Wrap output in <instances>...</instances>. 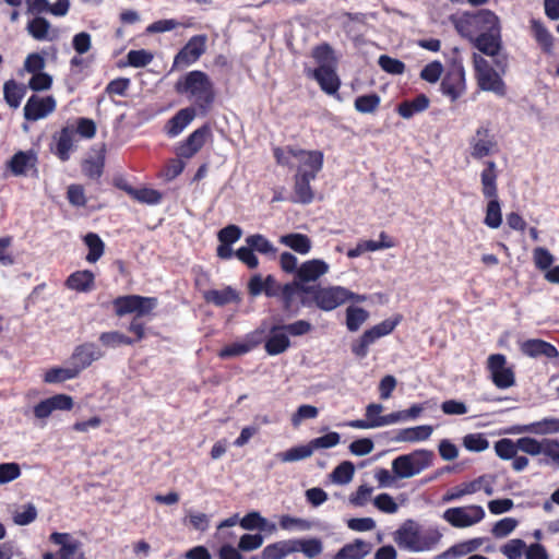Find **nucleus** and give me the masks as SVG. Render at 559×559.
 <instances>
[{"label": "nucleus", "instance_id": "nucleus-32", "mask_svg": "<svg viewBox=\"0 0 559 559\" xmlns=\"http://www.w3.org/2000/svg\"><path fill=\"white\" fill-rule=\"evenodd\" d=\"M74 129L70 126L63 127L58 134L55 135L56 147L55 155L62 162L70 158V154L74 148L73 145Z\"/></svg>", "mask_w": 559, "mask_h": 559}, {"label": "nucleus", "instance_id": "nucleus-18", "mask_svg": "<svg viewBox=\"0 0 559 559\" xmlns=\"http://www.w3.org/2000/svg\"><path fill=\"white\" fill-rule=\"evenodd\" d=\"M104 357V352L94 343H84L78 345L70 357V362L81 372L87 369L93 362Z\"/></svg>", "mask_w": 559, "mask_h": 559}, {"label": "nucleus", "instance_id": "nucleus-36", "mask_svg": "<svg viewBox=\"0 0 559 559\" xmlns=\"http://www.w3.org/2000/svg\"><path fill=\"white\" fill-rule=\"evenodd\" d=\"M428 107L429 98L425 94H419L411 100H404L399 104L396 111L401 117L409 119L416 114L426 110Z\"/></svg>", "mask_w": 559, "mask_h": 559}, {"label": "nucleus", "instance_id": "nucleus-24", "mask_svg": "<svg viewBox=\"0 0 559 559\" xmlns=\"http://www.w3.org/2000/svg\"><path fill=\"white\" fill-rule=\"evenodd\" d=\"M506 73L496 68L489 72L487 71V73L478 74L476 78L477 85L481 91L492 92L503 97L507 94V85L502 80V75Z\"/></svg>", "mask_w": 559, "mask_h": 559}, {"label": "nucleus", "instance_id": "nucleus-8", "mask_svg": "<svg viewBox=\"0 0 559 559\" xmlns=\"http://www.w3.org/2000/svg\"><path fill=\"white\" fill-rule=\"evenodd\" d=\"M485 516L484 508L478 504L449 508L442 514V519L456 528L474 526L480 523Z\"/></svg>", "mask_w": 559, "mask_h": 559}, {"label": "nucleus", "instance_id": "nucleus-1", "mask_svg": "<svg viewBox=\"0 0 559 559\" xmlns=\"http://www.w3.org/2000/svg\"><path fill=\"white\" fill-rule=\"evenodd\" d=\"M174 90L178 95L192 102L189 107L195 108L200 116L207 115L215 103L214 83L207 73L201 70H192L180 76L176 81Z\"/></svg>", "mask_w": 559, "mask_h": 559}, {"label": "nucleus", "instance_id": "nucleus-57", "mask_svg": "<svg viewBox=\"0 0 559 559\" xmlns=\"http://www.w3.org/2000/svg\"><path fill=\"white\" fill-rule=\"evenodd\" d=\"M99 341L104 346L112 348L120 345H131L133 343L130 337L117 331L102 333Z\"/></svg>", "mask_w": 559, "mask_h": 559}, {"label": "nucleus", "instance_id": "nucleus-4", "mask_svg": "<svg viewBox=\"0 0 559 559\" xmlns=\"http://www.w3.org/2000/svg\"><path fill=\"white\" fill-rule=\"evenodd\" d=\"M498 169L493 160H487L480 173L481 192L488 199L485 224L490 228H498L502 223L501 206L498 197Z\"/></svg>", "mask_w": 559, "mask_h": 559}, {"label": "nucleus", "instance_id": "nucleus-45", "mask_svg": "<svg viewBox=\"0 0 559 559\" xmlns=\"http://www.w3.org/2000/svg\"><path fill=\"white\" fill-rule=\"evenodd\" d=\"M369 312L360 307L349 306L346 309V326L350 332H356L368 320Z\"/></svg>", "mask_w": 559, "mask_h": 559}, {"label": "nucleus", "instance_id": "nucleus-39", "mask_svg": "<svg viewBox=\"0 0 559 559\" xmlns=\"http://www.w3.org/2000/svg\"><path fill=\"white\" fill-rule=\"evenodd\" d=\"M3 94L7 104L12 108H17L26 94V87L17 84L14 80H9L4 83Z\"/></svg>", "mask_w": 559, "mask_h": 559}, {"label": "nucleus", "instance_id": "nucleus-56", "mask_svg": "<svg viewBox=\"0 0 559 559\" xmlns=\"http://www.w3.org/2000/svg\"><path fill=\"white\" fill-rule=\"evenodd\" d=\"M526 544L520 538H514L501 546L500 551L508 559H521L526 551Z\"/></svg>", "mask_w": 559, "mask_h": 559}, {"label": "nucleus", "instance_id": "nucleus-50", "mask_svg": "<svg viewBox=\"0 0 559 559\" xmlns=\"http://www.w3.org/2000/svg\"><path fill=\"white\" fill-rule=\"evenodd\" d=\"M401 317L396 316L394 318L386 319L379 324L372 326L371 329L365 331L373 342L378 338L389 335L395 326L400 323Z\"/></svg>", "mask_w": 559, "mask_h": 559}, {"label": "nucleus", "instance_id": "nucleus-26", "mask_svg": "<svg viewBox=\"0 0 559 559\" xmlns=\"http://www.w3.org/2000/svg\"><path fill=\"white\" fill-rule=\"evenodd\" d=\"M264 348L271 356L280 355L286 352L290 346L289 337L282 325H275L270 330L267 338H265Z\"/></svg>", "mask_w": 559, "mask_h": 559}, {"label": "nucleus", "instance_id": "nucleus-34", "mask_svg": "<svg viewBox=\"0 0 559 559\" xmlns=\"http://www.w3.org/2000/svg\"><path fill=\"white\" fill-rule=\"evenodd\" d=\"M329 271V265L322 260L305 262L297 270L298 282L306 283L318 280Z\"/></svg>", "mask_w": 559, "mask_h": 559}, {"label": "nucleus", "instance_id": "nucleus-9", "mask_svg": "<svg viewBox=\"0 0 559 559\" xmlns=\"http://www.w3.org/2000/svg\"><path fill=\"white\" fill-rule=\"evenodd\" d=\"M443 95L450 98L451 102H456L466 92L465 69L461 61L454 60L448 68L441 85Z\"/></svg>", "mask_w": 559, "mask_h": 559}, {"label": "nucleus", "instance_id": "nucleus-53", "mask_svg": "<svg viewBox=\"0 0 559 559\" xmlns=\"http://www.w3.org/2000/svg\"><path fill=\"white\" fill-rule=\"evenodd\" d=\"M50 23L41 16H36L27 23V31L33 38L44 40L48 37Z\"/></svg>", "mask_w": 559, "mask_h": 559}, {"label": "nucleus", "instance_id": "nucleus-21", "mask_svg": "<svg viewBox=\"0 0 559 559\" xmlns=\"http://www.w3.org/2000/svg\"><path fill=\"white\" fill-rule=\"evenodd\" d=\"M557 432H559V418L555 417H546L527 425H514L506 430V433L513 436L522 433L546 436Z\"/></svg>", "mask_w": 559, "mask_h": 559}, {"label": "nucleus", "instance_id": "nucleus-5", "mask_svg": "<svg viewBox=\"0 0 559 559\" xmlns=\"http://www.w3.org/2000/svg\"><path fill=\"white\" fill-rule=\"evenodd\" d=\"M313 302L323 311H332L347 301L364 302L366 295H358L343 286L310 287Z\"/></svg>", "mask_w": 559, "mask_h": 559}, {"label": "nucleus", "instance_id": "nucleus-59", "mask_svg": "<svg viewBox=\"0 0 559 559\" xmlns=\"http://www.w3.org/2000/svg\"><path fill=\"white\" fill-rule=\"evenodd\" d=\"M97 127L93 119L80 117L75 121L74 133H78L82 139H93L96 134Z\"/></svg>", "mask_w": 559, "mask_h": 559}, {"label": "nucleus", "instance_id": "nucleus-63", "mask_svg": "<svg viewBox=\"0 0 559 559\" xmlns=\"http://www.w3.org/2000/svg\"><path fill=\"white\" fill-rule=\"evenodd\" d=\"M241 235V228L237 225L230 224L222 228L218 231L217 237L219 245H234L240 239Z\"/></svg>", "mask_w": 559, "mask_h": 559}, {"label": "nucleus", "instance_id": "nucleus-37", "mask_svg": "<svg viewBox=\"0 0 559 559\" xmlns=\"http://www.w3.org/2000/svg\"><path fill=\"white\" fill-rule=\"evenodd\" d=\"M295 552V540L285 539L267 545L261 552V559H284Z\"/></svg>", "mask_w": 559, "mask_h": 559}, {"label": "nucleus", "instance_id": "nucleus-61", "mask_svg": "<svg viewBox=\"0 0 559 559\" xmlns=\"http://www.w3.org/2000/svg\"><path fill=\"white\" fill-rule=\"evenodd\" d=\"M379 66L383 71L390 74H402L405 71V63L399 59L392 58L388 55H382L378 60Z\"/></svg>", "mask_w": 559, "mask_h": 559}, {"label": "nucleus", "instance_id": "nucleus-41", "mask_svg": "<svg viewBox=\"0 0 559 559\" xmlns=\"http://www.w3.org/2000/svg\"><path fill=\"white\" fill-rule=\"evenodd\" d=\"M368 551V545L364 540L357 539L341 548L334 559H362Z\"/></svg>", "mask_w": 559, "mask_h": 559}, {"label": "nucleus", "instance_id": "nucleus-7", "mask_svg": "<svg viewBox=\"0 0 559 559\" xmlns=\"http://www.w3.org/2000/svg\"><path fill=\"white\" fill-rule=\"evenodd\" d=\"M473 46L481 53L491 57L493 66L501 72H507L509 68V55L503 49L501 38V25L495 31L483 34L479 38L474 40Z\"/></svg>", "mask_w": 559, "mask_h": 559}, {"label": "nucleus", "instance_id": "nucleus-33", "mask_svg": "<svg viewBox=\"0 0 559 559\" xmlns=\"http://www.w3.org/2000/svg\"><path fill=\"white\" fill-rule=\"evenodd\" d=\"M433 428L430 425H421L411 428H404L400 429L395 437V442H408V443H415L425 441L430 438L432 435Z\"/></svg>", "mask_w": 559, "mask_h": 559}, {"label": "nucleus", "instance_id": "nucleus-35", "mask_svg": "<svg viewBox=\"0 0 559 559\" xmlns=\"http://www.w3.org/2000/svg\"><path fill=\"white\" fill-rule=\"evenodd\" d=\"M105 145H102L96 157H90L82 162V173L85 177L92 180H98L105 167Z\"/></svg>", "mask_w": 559, "mask_h": 559}, {"label": "nucleus", "instance_id": "nucleus-52", "mask_svg": "<svg viewBox=\"0 0 559 559\" xmlns=\"http://www.w3.org/2000/svg\"><path fill=\"white\" fill-rule=\"evenodd\" d=\"M484 544V538L476 537L469 540H465L463 543L456 544L453 547H451L448 552L443 554L439 558L445 557L448 554L452 552L455 556H465L467 554L474 552L477 549H479Z\"/></svg>", "mask_w": 559, "mask_h": 559}, {"label": "nucleus", "instance_id": "nucleus-17", "mask_svg": "<svg viewBox=\"0 0 559 559\" xmlns=\"http://www.w3.org/2000/svg\"><path fill=\"white\" fill-rule=\"evenodd\" d=\"M308 78L317 81L320 88L328 95H336L340 86L341 79L336 73V67H317L306 71Z\"/></svg>", "mask_w": 559, "mask_h": 559}, {"label": "nucleus", "instance_id": "nucleus-6", "mask_svg": "<svg viewBox=\"0 0 559 559\" xmlns=\"http://www.w3.org/2000/svg\"><path fill=\"white\" fill-rule=\"evenodd\" d=\"M433 453L429 450H415L408 454H403L392 461V472L397 478H411L432 464Z\"/></svg>", "mask_w": 559, "mask_h": 559}, {"label": "nucleus", "instance_id": "nucleus-43", "mask_svg": "<svg viewBox=\"0 0 559 559\" xmlns=\"http://www.w3.org/2000/svg\"><path fill=\"white\" fill-rule=\"evenodd\" d=\"M312 58L318 63V67H336L337 64L334 50L328 43L316 46L312 49Z\"/></svg>", "mask_w": 559, "mask_h": 559}, {"label": "nucleus", "instance_id": "nucleus-58", "mask_svg": "<svg viewBox=\"0 0 559 559\" xmlns=\"http://www.w3.org/2000/svg\"><path fill=\"white\" fill-rule=\"evenodd\" d=\"M543 440H537L532 437H523L518 439L519 451L526 453L532 456L540 455L543 452Z\"/></svg>", "mask_w": 559, "mask_h": 559}, {"label": "nucleus", "instance_id": "nucleus-22", "mask_svg": "<svg viewBox=\"0 0 559 559\" xmlns=\"http://www.w3.org/2000/svg\"><path fill=\"white\" fill-rule=\"evenodd\" d=\"M308 294H310V286L298 281H294L289 284L283 285V289L278 298L286 310H292L297 299H299L304 306L309 305V301L305 296Z\"/></svg>", "mask_w": 559, "mask_h": 559}, {"label": "nucleus", "instance_id": "nucleus-13", "mask_svg": "<svg viewBox=\"0 0 559 559\" xmlns=\"http://www.w3.org/2000/svg\"><path fill=\"white\" fill-rule=\"evenodd\" d=\"M264 341V329H257L248 333L243 340L225 346L218 353L221 358H233L245 355Z\"/></svg>", "mask_w": 559, "mask_h": 559}, {"label": "nucleus", "instance_id": "nucleus-38", "mask_svg": "<svg viewBox=\"0 0 559 559\" xmlns=\"http://www.w3.org/2000/svg\"><path fill=\"white\" fill-rule=\"evenodd\" d=\"M67 286L78 292H88L94 286V274L90 271H78L67 280Z\"/></svg>", "mask_w": 559, "mask_h": 559}, {"label": "nucleus", "instance_id": "nucleus-11", "mask_svg": "<svg viewBox=\"0 0 559 559\" xmlns=\"http://www.w3.org/2000/svg\"><path fill=\"white\" fill-rule=\"evenodd\" d=\"M205 34L192 36L174 58V68L188 67L197 62L206 50Z\"/></svg>", "mask_w": 559, "mask_h": 559}, {"label": "nucleus", "instance_id": "nucleus-28", "mask_svg": "<svg viewBox=\"0 0 559 559\" xmlns=\"http://www.w3.org/2000/svg\"><path fill=\"white\" fill-rule=\"evenodd\" d=\"M521 352L532 358L545 356L547 358H556L559 353L554 345L543 340L532 338L520 344Z\"/></svg>", "mask_w": 559, "mask_h": 559}, {"label": "nucleus", "instance_id": "nucleus-31", "mask_svg": "<svg viewBox=\"0 0 559 559\" xmlns=\"http://www.w3.org/2000/svg\"><path fill=\"white\" fill-rule=\"evenodd\" d=\"M80 376L78 369L69 361L67 366H55L43 374V381L47 384H60L76 379Z\"/></svg>", "mask_w": 559, "mask_h": 559}, {"label": "nucleus", "instance_id": "nucleus-55", "mask_svg": "<svg viewBox=\"0 0 559 559\" xmlns=\"http://www.w3.org/2000/svg\"><path fill=\"white\" fill-rule=\"evenodd\" d=\"M496 454L502 460H512L519 452L518 440L501 439L495 443Z\"/></svg>", "mask_w": 559, "mask_h": 559}, {"label": "nucleus", "instance_id": "nucleus-2", "mask_svg": "<svg viewBox=\"0 0 559 559\" xmlns=\"http://www.w3.org/2000/svg\"><path fill=\"white\" fill-rule=\"evenodd\" d=\"M442 534L436 527L421 530L414 521L405 522L395 533V542L412 552L429 551L441 540Z\"/></svg>", "mask_w": 559, "mask_h": 559}, {"label": "nucleus", "instance_id": "nucleus-60", "mask_svg": "<svg viewBox=\"0 0 559 559\" xmlns=\"http://www.w3.org/2000/svg\"><path fill=\"white\" fill-rule=\"evenodd\" d=\"M67 199L75 207H83L87 203L84 187L79 183H72L68 187Z\"/></svg>", "mask_w": 559, "mask_h": 559}, {"label": "nucleus", "instance_id": "nucleus-27", "mask_svg": "<svg viewBox=\"0 0 559 559\" xmlns=\"http://www.w3.org/2000/svg\"><path fill=\"white\" fill-rule=\"evenodd\" d=\"M486 480V476H480L472 481L462 483L457 486L450 488L442 496V503H450L452 501H456L462 499L465 496L473 495L479 490H481L483 484Z\"/></svg>", "mask_w": 559, "mask_h": 559}, {"label": "nucleus", "instance_id": "nucleus-15", "mask_svg": "<svg viewBox=\"0 0 559 559\" xmlns=\"http://www.w3.org/2000/svg\"><path fill=\"white\" fill-rule=\"evenodd\" d=\"M488 369L492 382L499 389H507L514 384V373L507 367V359L501 354H493L488 357Z\"/></svg>", "mask_w": 559, "mask_h": 559}, {"label": "nucleus", "instance_id": "nucleus-10", "mask_svg": "<svg viewBox=\"0 0 559 559\" xmlns=\"http://www.w3.org/2000/svg\"><path fill=\"white\" fill-rule=\"evenodd\" d=\"M114 305L118 316L135 313L138 317H143L150 314L157 306V299L153 297L129 295L117 298L114 301Z\"/></svg>", "mask_w": 559, "mask_h": 559}, {"label": "nucleus", "instance_id": "nucleus-3", "mask_svg": "<svg viewBox=\"0 0 559 559\" xmlns=\"http://www.w3.org/2000/svg\"><path fill=\"white\" fill-rule=\"evenodd\" d=\"M500 26L498 15L488 9H480L474 13H464L454 21L456 32L471 43Z\"/></svg>", "mask_w": 559, "mask_h": 559}, {"label": "nucleus", "instance_id": "nucleus-62", "mask_svg": "<svg viewBox=\"0 0 559 559\" xmlns=\"http://www.w3.org/2000/svg\"><path fill=\"white\" fill-rule=\"evenodd\" d=\"M319 411L316 406L304 404L300 405L297 411L292 415V425L299 427L305 419H313L318 416Z\"/></svg>", "mask_w": 559, "mask_h": 559}, {"label": "nucleus", "instance_id": "nucleus-16", "mask_svg": "<svg viewBox=\"0 0 559 559\" xmlns=\"http://www.w3.org/2000/svg\"><path fill=\"white\" fill-rule=\"evenodd\" d=\"M74 401L68 394H56L47 397L34 406L33 413L37 419H47L55 411H71Z\"/></svg>", "mask_w": 559, "mask_h": 559}, {"label": "nucleus", "instance_id": "nucleus-46", "mask_svg": "<svg viewBox=\"0 0 559 559\" xmlns=\"http://www.w3.org/2000/svg\"><path fill=\"white\" fill-rule=\"evenodd\" d=\"M304 157L306 158L299 167H304V173L317 176L323 167V153L321 151H306Z\"/></svg>", "mask_w": 559, "mask_h": 559}, {"label": "nucleus", "instance_id": "nucleus-19", "mask_svg": "<svg viewBox=\"0 0 559 559\" xmlns=\"http://www.w3.org/2000/svg\"><path fill=\"white\" fill-rule=\"evenodd\" d=\"M56 106V99L51 95L46 97L32 95L24 106V118L27 121H37L53 112Z\"/></svg>", "mask_w": 559, "mask_h": 559}, {"label": "nucleus", "instance_id": "nucleus-48", "mask_svg": "<svg viewBox=\"0 0 559 559\" xmlns=\"http://www.w3.org/2000/svg\"><path fill=\"white\" fill-rule=\"evenodd\" d=\"M312 455L309 442L307 444L290 448L276 454V457L283 463H290L308 459Z\"/></svg>", "mask_w": 559, "mask_h": 559}, {"label": "nucleus", "instance_id": "nucleus-54", "mask_svg": "<svg viewBox=\"0 0 559 559\" xmlns=\"http://www.w3.org/2000/svg\"><path fill=\"white\" fill-rule=\"evenodd\" d=\"M341 442V435L331 431L324 436L314 438L309 441L312 453L317 450H325L336 447Z\"/></svg>", "mask_w": 559, "mask_h": 559}, {"label": "nucleus", "instance_id": "nucleus-42", "mask_svg": "<svg viewBox=\"0 0 559 559\" xmlns=\"http://www.w3.org/2000/svg\"><path fill=\"white\" fill-rule=\"evenodd\" d=\"M295 552H302L307 558L312 559L323 550V545L318 538H294Z\"/></svg>", "mask_w": 559, "mask_h": 559}, {"label": "nucleus", "instance_id": "nucleus-44", "mask_svg": "<svg viewBox=\"0 0 559 559\" xmlns=\"http://www.w3.org/2000/svg\"><path fill=\"white\" fill-rule=\"evenodd\" d=\"M127 193L138 202L151 205L160 203L163 199V194L158 190L151 188H129Z\"/></svg>", "mask_w": 559, "mask_h": 559}, {"label": "nucleus", "instance_id": "nucleus-12", "mask_svg": "<svg viewBox=\"0 0 559 559\" xmlns=\"http://www.w3.org/2000/svg\"><path fill=\"white\" fill-rule=\"evenodd\" d=\"M471 156L475 159H483L492 154L497 148V141L487 126H480L468 141Z\"/></svg>", "mask_w": 559, "mask_h": 559}, {"label": "nucleus", "instance_id": "nucleus-25", "mask_svg": "<svg viewBox=\"0 0 559 559\" xmlns=\"http://www.w3.org/2000/svg\"><path fill=\"white\" fill-rule=\"evenodd\" d=\"M383 408L384 407L381 404L370 403L366 406L365 419L350 420L346 425L355 429H374L383 427V424H380L383 420L384 416L381 415Z\"/></svg>", "mask_w": 559, "mask_h": 559}, {"label": "nucleus", "instance_id": "nucleus-64", "mask_svg": "<svg viewBox=\"0 0 559 559\" xmlns=\"http://www.w3.org/2000/svg\"><path fill=\"white\" fill-rule=\"evenodd\" d=\"M372 501L373 506L383 513L393 514L399 510V504L389 493H380Z\"/></svg>", "mask_w": 559, "mask_h": 559}, {"label": "nucleus", "instance_id": "nucleus-51", "mask_svg": "<svg viewBox=\"0 0 559 559\" xmlns=\"http://www.w3.org/2000/svg\"><path fill=\"white\" fill-rule=\"evenodd\" d=\"M355 473L354 464L345 461L341 463L331 474V479L334 484L346 485L352 481Z\"/></svg>", "mask_w": 559, "mask_h": 559}, {"label": "nucleus", "instance_id": "nucleus-20", "mask_svg": "<svg viewBox=\"0 0 559 559\" xmlns=\"http://www.w3.org/2000/svg\"><path fill=\"white\" fill-rule=\"evenodd\" d=\"M50 540L60 547L58 551L60 559H86L81 542L71 534L55 532L50 535Z\"/></svg>", "mask_w": 559, "mask_h": 559}, {"label": "nucleus", "instance_id": "nucleus-29", "mask_svg": "<svg viewBox=\"0 0 559 559\" xmlns=\"http://www.w3.org/2000/svg\"><path fill=\"white\" fill-rule=\"evenodd\" d=\"M199 115L195 108L185 107L178 110L166 123V133L170 138L179 135L183 129Z\"/></svg>", "mask_w": 559, "mask_h": 559}, {"label": "nucleus", "instance_id": "nucleus-40", "mask_svg": "<svg viewBox=\"0 0 559 559\" xmlns=\"http://www.w3.org/2000/svg\"><path fill=\"white\" fill-rule=\"evenodd\" d=\"M11 514L14 524L25 526L37 519L38 512L33 503H25L12 510Z\"/></svg>", "mask_w": 559, "mask_h": 559}, {"label": "nucleus", "instance_id": "nucleus-30", "mask_svg": "<svg viewBox=\"0 0 559 559\" xmlns=\"http://www.w3.org/2000/svg\"><path fill=\"white\" fill-rule=\"evenodd\" d=\"M530 28L532 36L534 37L542 51L546 55H552L555 37L544 25V23L539 20L532 19L530 21Z\"/></svg>", "mask_w": 559, "mask_h": 559}, {"label": "nucleus", "instance_id": "nucleus-14", "mask_svg": "<svg viewBox=\"0 0 559 559\" xmlns=\"http://www.w3.org/2000/svg\"><path fill=\"white\" fill-rule=\"evenodd\" d=\"M211 134L212 132L209 124L201 126L176 147V155L186 159L193 157L204 146Z\"/></svg>", "mask_w": 559, "mask_h": 559}, {"label": "nucleus", "instance_id": "nucleus-47", "mask_svg": "<svg viewBox=\"0 0 559 559\" xmlns=\"http://www.w3.org/2000/svg\"><path fill=\"white\" fill-rule=\"evenodd\" d=\"M380 103V96L377 93H370L356 97L354 107L360 114H373L378 110Z\"/></svg>", "mask_w": 559, "mask_h": 559}, {"label": "nucleus", "instance_id": "nucleus-49", "mask_svg": "<svg viewBox=\"0 0 559 559\" xmlns=\"http://www.w3.org/2000/svg\"><path fill=\"white\" fill-rule=\"evenodd\" d=\"M204 297L209 302H213L216 306H224L238 300L237 293L229 287L221 290H209L204 294Z\"/></svg>", "mask_w": 559, "mask_h": 559}, {"label": "nucleus", "instance_id": "nucleus-23", "mask_svg": "<svg viewBox=\"0 0 559 559\" xmlns=\"http://www.w3.org/2000/svg\"><path fill=\"white\" fill-rule=\"evenodd\" d=\"M317 176L308 175L304 173V167H298L294 180V201L302 204H309L314 199L313 190L310 182L314 180Z\"/></svg>", "mask_w": 559, "mask_h": 559}]
</instances>
